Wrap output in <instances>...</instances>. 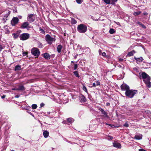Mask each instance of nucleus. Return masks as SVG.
Returning a JSON list of instances; mask_svg holds the SVG:
<instances>
[{"label": "nucleus", "instance_id": "nucleus-1", "mask_svg": "<svg viewBox=\"0 0 151 151\" xmlns=\"http://www.w3.org/2000/svg\"><path fill=\"white\" fill-rule=\"evenodd\" d=\"M137 93V90L129 89L128 91H125V94L127 97L132 98Z\"/></svg>", "mask_w": 151, "mask_h": 151}, {"label": "nucleus", "instance_id": "nucleus-2", "mask_svg": "<svg viewBox=\"0 0 151 151\" xmlns=\"http://www.w3.org/2000/svg\"><path fill=\"white\" fill-rule=\"evenodd\" d=\"M87 27L83 24H80L78 26V31L80 33H84L86 31Z\"/></svg>", "mask_w": 151, "mask_h": 151}, {"label": "nucleus", "instance_id": "nucleus-3", "mask_svg": "<svg viewBox=\"0 0 151 151\" xmlns=\"http://www.w3.org/2000/svg\"><path fill=\"white\" fill-rule=\"evenodd\" d=\"M46 41L49 44H51L55 40V38L52 37L50 35H47L45 36Z\"/></svg>", "mask_w": 151, "mask_h": 151}, {"label": "nucleus", "instance_id": "nucleus-4", "mask_svg": "<svg viewBox=\"0 0 151 151\" xmlns=\"http://www.w3.org/2000/svg\"><path fill=\"white\" fill-rule=\"evenodd\" d=\"M32 55L35 56H38L40 54V52L39 50L37 48L34 47L32 49L31 51Z\"/></svg>", "mask_w": 151, "mask_h": 151}, {"label": "nucleus", "instance_id": "nucleus-5", "mask_svg": "<svg viewBox=\"0 0 151 151\" xmlns=\"http://www.w3.org/2000/svg\"><path fill=\"white\" fill-rule=\"evenodd\" d=\"M29 35L27 33H24L22 34L19 37L20 40H25L28 39L29 37Z\"/></svg>", "mask_w": 151, "mask_h": 151}, {"label": "nucleus", "instance_id": "nucleus-6", "mask_svg": "<svg viewBox=\"0 0 151 151\" xmlns=\"http://www.w3.org/2000/svg\"><path fill=\"white\" fill-rule=\"evenodd\" d=\"M140 77L143 79L144 82L145 80L147 81V80H150V77L146 73L144 72L142 73L141 75H140Z\"/></svg>", "mask_w": 151, "mask_h": 151}, {"label": "nucleus", "instance_id": "nucleus-7", "mask_svg": "<svg viewBox=\"0 0 151 151\" xmlns=\"http://www.w3.org/2000/svg\"><path fill=\"white\" fill-rule=\"evenodd\" d=\"M35 19V16L34 14H29L27 20L28 21L32 22H33Z\"/></svg>", "mask_w": 151, "mask_h": 151}, {"label": "nucleus", "instance_id": "nucleus-8", "mask_svg": "<svg viewBox=\"0 0 151 151\" xmlns=\"http://www.w3.org/2000/svg\"><path fill=\"white\" fill-rule=\"evenodd\" d=\"M121 89L122 91H128L129 89V86L125 83H123L121 86Z\"/></svg>", "mask_w": 151, "mask_h": 151}, {"label": "nucleus", "instance_id": "nucleus-9", "mask_svg": "<svg viewBox=\"0 0 151 151\" xmlns=\"http://www.w3.org/2000/svg\"><path fill=\"white\" fill-rule=\"evenodd\" d=\"M19 19L18 18L14 17L12 19L11 24L12 26H15L18 22Z\"/></svg>", "mask_w": 151, "mask_h": 151}, {"label": "nucleus", "instance_id": "nucleus-10", "mask_svg": "<svg viewBox=\"0 0 151 151\" xmlns=\"http://www.w3.org/2000/svg\"><path fill=\"white\" fill-rule=\"evenodd\" d=\"M29 23L28 22H25L22 23L21 26V28L25 29L29 28Z\"/></svg>", "mask_w": 151, "mask_h": 151}, {"label": "nucleus", "instance_id": "nucleus-11", "mask_svg": "<svg viewBox=\"0 0 151 151\" xmlns=\"http://www.w3.org/2000/svg\"><path fill=\"white\" fill-rule=\"evenodd\" d=\"M113 146L115 147L119 148L121 147V145L117 142H114L113 143Z\"/></svg>", "mask_w": 151, "mask_h": 151}, {"label": "nucleus", "instance_id": "nucleus-12", "mask_svg": "<svg viewBox=\"0 0 151 151\" xmlns=\"http://www.w3.org/2000/svg\"><path fill=\"white\" fill-rule=\"evenodd\" d=\"M100 110L102 114L104 115V116L108 118H109V116L107 115V113L102 109H100Z\"/></svg>", "mask_w": 151, "mask_h": 151}, {"label": "nucleus", "instance_id": "nucleus-13", "mask_svg": "<svg viewBox=\"0 0 151 151\" xmlns=\"http://www.w3.org/2000/svg\"><path fill=\"white\" fill-rule=\"evenodd\" d=\"M80 99L81 102H83L86 101V99L84 96L82 94L79 95Z\"/></svg>", "mask_w": 151, "mask_h": 151}, {"label": "nucleus", "instance_id": "nucleus-14", "mask_svg": "<svg viewBox=\"0 0 151 151\" xmlns=\"http://www.w3.org/2000/svg\"><path fill=\"white\" fill-rule=\"evenodd\" d=\"M150 80H147V81L144 80V82L147 85V86L149 88L151 87V83L150 82Z\"/></svg>", "mask_w": 151, "mask_h": 151}, {"label": "nucleus", "instance_id": "nucleus-15", "mask_svg": "<svg viewBox=\"0 0 151 151\" xmlns=\"http://www.w3.org/2000/svg\"><path fill=\"white\" fill-rule=\"evenodd\" d=\"M142 135L139 134V135H136L134 138L136 139L140 140L142 139Z\"/></svg>", "mask_w": 151, "mask_h": 151}, {"label": "nucleus", "instance_id": "nucleus-16", "mask_svg": "<svg viewBox=\"0 0 151 151\" xmlns=\"http://www.w3.org/2000/svg\"><path fill=\"white\" fill-rule=\"evenodd\" d=\"M43 135L44 137L45 138H46L49 135V133L47 131H44L43 132Z\"/></svg>", "mask_w": 151, "mask_h": 151}, {"label": "nucleus", "instance_id": "nucleus-17", "mask_svg": "<svg viewBox=\"0 0 151 151\" xmlns=\"http://www.w3.org/2000/svg\"><path fill=\"white\" fill-rule=\"evenodd\" d=\"M74 121V119L72 118H68L67 119V124H69L72 123Z\"/></svg>", "mask_w": 151, "mask_h": 151}, {"label": "nucleus", "instance_id": "nucleus-18", "mask_svg": "<svg viewBox=\"0 0 151 151\" xmlns=\"http://www.w3.org/2000/svg\"><path fill=\"white\" fill-rule=\"evenodd\" d=\"M62 47V46L61 45H59L58 46L57 50L58 53H60L61 52Z\"/></svg>", "mask_w": 151, "mask_h": 151}, {"label": "nucleus", "instance_id": "nucleus-19", "mask_svg": "<svg viewBox=\"0 0 151 151\" xmlns=\"http://www.w3.org/2000/svg\"><path fill=\"white\" fill-rule=\"evenodd\" d=\"M44 57L47 59H49L50 58V55L47 53H45L43 55Z\"/></svg>", "mask_w": 151, "mask_h": 151}, {"label": "nucleus", "instance_id": "nucleus-20", "mask_svg": "<svg viewBox=\"0 0 151 151\" xmlns=\"http://www.w3.org/2000/svg\"><path fill=\"white\" fill-rule=\"evenodd\" d=\"M25 88L23 86L20 85L19 86V87L17 88V90L23 91L24 90Z\"/></svg>", "mask_w": 151, "mask_h": 151}, {"label": "nucleus", "instance_id": "nucleus-21", "mask_svg": "<svg viewBox=\"0 0 151 151\" xmlns=\"http://www.w3.org/2000/svg\"><path fill=\"white\" fill-rule=\"evenodd\" d=\"M135 53V52L134 50H132L131 51V52H129L128 54V55L129 56H132Z\"/></svg>", "mask_w": 151, "mask_h": 151}, {"label": "nucleus", "instance_id": "nucleus-22", "mask_svg": "<svg viewBox=\"0 0 151 151\" xmlns=\"http://www.w3.org/2000/svg\"><path fill=\"white\" fill-rule=\"evenodd\" d=\"M21 69V66L19 65H17L15 67V70H19Z\"/></svg>", "mask_w": 151, "mask_h": 151}, {"label": "nucleus", "instance_id": "nucleus-23", "mask_svg": "<svg viewBox=\"0 0 151 151\" xmlns=\"http://www.w3.org/2000/svg\"><path fill=\"white\" fill-rule=\"evenodd\" d=\"M71 23L73 24H75L77 23L76 21L73 18H72L71 19Z\"/></svg>", "mask_w": 151, "mask_h": 151}, {"label": "nucleus", "instance_id": "nucleus-24", "mask_svg": "<svg viewBox=\"0 0 151 151\" xmlns=\"http://www.w3.org/2000/svg\"><path fill=\"white\" fill-rule=\"evenodd\" d=\"M135 59H136L137 61H139V62L142 61L143 60V58L142 57H141L138 58H137Z\"/></svg>", "mask_w": 151, "mask_h": 151}, {"label": "nucleus", "instance_id": "nucleus-25", "mask_svg": "<svg viewBox=\"0 0 151 151\" xmlns=\"http://www.w3.org/2000/svg\"><path fill=\"white\" fill-rule=\"evenodd\" d=\"M12 35L13 36L14 38L15 39L17 38L19 36V35L17 33H13Z\"/></svg>", "mask_w": 151, "mask_h": 151}, {"label": "nucleus", "instance_id": "nucleus-26", "mask_svg": "<svg viewBox=\"0 0 151 151\" xmlns=\"http://www.w3.org/2000/svg\"><path fill=\"white\" fill-rule=\"evenodd\" d=\"M141 13V12H135L134 13V15L135 16L138 15L140 14Z\"/></svg>", "mask_w": 151, "mask_h": 151}, {"label": "nucleus", "instance_id": "nucleus-27", "mask_svg": "<svg viewBox=\"0 0 151 151\" xmlns=\"http://www.w3.org/2000/svg\"><path fill=\"white\" fill-rule=\"evenodd\" d=\"M109 32L111 34H113L115 32L114 30L113 29H111L109 30Z\"/></svg>", "mask_w": 151, "mask_h": 151}, {"label": "nucleus", "instance_id": "nucleus-28", "mask_svg": "<svg viewBox=\"0 0 151 151\" xmlns=\"http://www.w3.org/2000/svg\"><path fill=\"white\" fill-rule=\"evenodd\" d=\"M104 1L105 3L107 4H110V0H102Z\"/></svg>", "mask_w": 151, "mask_h": 151}, {"label": "nucleus", "instance_id": "nucleus-29", "mask_svg": "<svg viewBox=\"0 0 151 151\" xmlns=\"http://www.w3.org/2000/svg\"><path fill=\"white\" fill-rule=\"evenodd\" d=\"M32 107L33 109H35L37 107V106L36 104H33L32 106Z\"/></svg>", "mask_w": 151, "mask_h": 151}, {"label": "nucleus", "instance_id": "nucleus-30", "mask_svg": "<svg viewBox=\"0 0 151 151\" xmlns=\"http://www.w3.org/2000/svg\"><path fill=\"white\" fill-rule=\"evenodd\" d=\"M74 74L77 77H79V75L78 73V72L77 71H74L73 72Z\"/></svg>", "mask_w": 151, "mask_h": 151}, {"label": "nucleus", "instance_id": "nucleus-31", "mask_svg": "<svg viewBox=\"0 0 151 151\" xmlns=\"http://www.w3.org/2000/svg\"><path fill=\"white\" fill-rule=\"evenodd\" d=\"M137 23L140 25L143 28H145L146 26L144 24L141 23L140 22H138Z\"/></svg>", "mask_w": 151, "mask_h": 151}, {"label": "nucleus", "instance_id": "nucleus-32", "mask_svg": "<svg viewBox=\"0 0 151 151\" xmlns=\"http://www.w3.org/2000/svg\"><path fill=\"white\" fill-rule=\"evenodd\" d=\"M76 1L77 3L81 4L83 0H76Z\"/></svg>", "mask_w": 151, "mask_h": 151}, {"label": "nucleus", "instance_id": "nucleus-33", "mask_svg": "<svg viewBox=\"0 0 151 151\" xmlns=\"http://www.w3.org/2000/svg\"><path fill=\"white\" fill-rule=\"evenodd\" d=\"M40 30L41 33H42L43 34H45V31L43 29H41V28H40Z\"/></svg>", "mask_w": 151, "mask_h": 151}, {"label": "nucleus", "instance_id": "nucleus-34", "mask_svg": "<svg viewBox=\"0 0 151 151\" xmlns=\"http://www.w3.org/2000/svg\"><path fill=\"white\" fill-rule=\"evenodd\" d=\"M117 0H111L112 2L111 4H115V2H117Z\"/></svg>", "mask_w": 151, "mask_h": 151}, {"label": "nucleus", "instance_id": "nucleus-35", "mask_svg": "<svg viewBox=\"0 0 151 151\" xmlns=\"http://www.w3.org/2000/svg\"><path fill=\"white\" fill-rule=\"evenodd\" d=\"M83 90L86 92H87V89L86 87L84 86H83Z\"/></svg>", "mask_w": 151, "mask_h": 151}, {"label": "nucleus", "instance_id": "nucleus-36", "mask_svg": "<svg viewBox=\"0 0 151 151\" xmlns=\"http://www.w3.org/2000/svg\"><path fill=\"white\" fill-rule=\"evenodd\" d=\"M9 29H5V33L6 34H9Z\"/></svg>", "mask_w": 151, "mask_h": 151}, {"label": "nucleus", "instance_id": "nucleus-37", "mask_svg": "<svg viewBox=\"0 0 151 151\" xmlns=\"http://www.w3.org/2000/svg\"><path fill=\"white\" fill-rule=\"evenodd\" d=\"M78 68V65L77 64H75L74 66V69L76 70Z\"/></svg>", "mask_w": 151, "mask_h": 151}, {"label": "nucleus", "instance_id": "nucleus-38", "mask_svg": "<svg viewBox=\"0 0 151 151\" xmlns=\"http://www.w3.org/2000/svg\"><path fill=\"white\" fill-rule=\"evenodd\" d=\"M124 126L127 127H128L129 125L127 123H126L124 124Z\"/></svg>", "mask_w": 151, "mask_h": 151}, {"label": "nucleus", "instance_id": "nucleus-39", "mask_svg": "<svg viewBox=\"0 0 151 151\" xmlns=\"http://www.w3.org/2000/svg\"><path fill=\"white\" fill-rule=\"evenodd\" d=\"M102 55L104 57H105L106 56V54L105 52H103L102 53Z\"/></svg>", "mask_w": 151, "mask_h": 151}, {"label": "nucleus", "instance_id": "nucleus-40", "mask_svg": "<svg viewBox=\"0 0 151 151\" xmlns=\"http://www.w3.org/2000/svg\"><path fill=\"white\" fill-rule=\"evenodd\" d=\"M38 45H39V46H38V47H40V48H42V44L40 43L38 44Z\"/></svg>", "mask_w": 151, "mask_h": 151}, {"label": "nucleus", "instance_id": "nucleus-41", "mask_svg": "<svg viewBox=\"0 0 151 151\" xmlns=\"http://www.w3.org/2000/svg\"><path fill=\"white\" fill-rule=\"evenodd\" d=\"M96 85L97 86L99 85H100V82H99V81H96Z\"/></svg>", "mask_w": 151, "mask_h": 151}, {"label": "nucleus", "instance_id": "nucleus-42", "mask_svg": "<svg viewBox=\"0 0 151 151\" xmlns=\"http://www.w3.org/2000/svg\"><path fill=\"white\" fill-rule=\"evenodd\" d=\"M139 151H146L145 150H144V149H139Z\"/></svg>", "mask_w": 151, "mask_h": 151}, {"label": "nucleus", "instance_id": "nucleus-43", "mask_svg": "<svg viewBox=\"0 0 151 151\" xmlns=\"http://www.w3.org/2000/svg\"><path fill=\"white\" fill-rule=\"evenodd\" d=\"M7 16H4V17H3V19H4L6 20H7Z\"/></svg>", "mask_w": 151, "mask_h": 151}, {"label": "nucleus", "instance_id": "nucleus-44", "mask_svg": "<svg viewBox=\"0 0 151 151\" xmlns=\"http://www.w3.org/2000/svg\"><path fill=\"white\" fill-rule=\"evenodd\" d=\"M123 60H124V59H121V58H119V61L120 62H121Z\"/></svg>", "mask_w": 151, "mask_h": 151}, {"label": "nucleus", "instance_id": "nucleus-45", "mask_svg": "<svg viewBox=\"0 0 151 151\" xmlns=\"http://www.w3.org/2000/svg\"><path fill=\"white\" fill-rule=\"evenodd\" d=\"M3 47L1 45H0V52L1 51Z\"/></svg>", "mask_w": 151, "mask_h": 151}, {"label": "nucleus", "instance_id": "nucleus-46", "mask_svg": "<svg viewBox=\"0 0 151 151\" xmlns=\"http://www.w3.org/2000/svg\"><path fill=\"white\" fill-rule=\"evenodd\" d=\"M99 55H101V50H99Z\"/></svg>", "mask_w": 151, "mask_h": 151}, {"label": "nucleus", "instance_id": "nucleus-47", "mask_svg": "<svg viewBox=\"0 0 151 151\" xmlns=\"http://www.w3.org/2000/svg\"><path fill=\"white\" fill-rule=\"evenodd\" d=\"M92 85H93V87H95L96 86V83H93Z\"/></svg>", "mask_w": 151, "mask_h": 151}, {"label": "nucleus", "instance_id": "nucleus-48", "mask_svg": "<svg viewBox=\"0 0 151 151\" xmlns=\"http://www.w3.org/2000/svg\"><path fill=\"white\" fill-rule=\"evenodd\" d=\"M6 96L5 95H3V96H1V98L2 99H4V98Z\"/></svg>", "mask_w": 151, "mask_h": 151}, {"label": "nucleus", "instance_id": "nucleus-49", "mask_svg": "<svg viewBox=\"0 0 151 151\" xmlns=\"http://www.w3.org/2000/svg\"><path fill=\"white\" fill-rule=\"evenodd\" d=\"M148 14L146 12H145L143 13V14L145 15H147Z\"/></svg>", "mask_w": 151, "mask_h": 151}, {"label": "nucleus", "instance_id": "nucleus-50", "mask_svg": "<svg viewBox=\"0 0 151 151\" xmlns=\"http://www.w3.org/2000/svg\"><path fill=\"white\" fill-rule=\"evenodd\" d=\"M17 88H12V90H17Z\"/></svg>", "mask_w": 151, "mask_h": 151}, {"label": "nucleus", "instance_id": "nucleus-51", "mask_svg": "<svg viewBox=\"0 0 151 151\" xmlns=\"http://www.w3.org/2000/svg\"><path fill=\"white\" fill-rule=\"evenodd\" d=\"M23 54H24V55H26L27 54V53L26 52H24L23 53Z\"/></svg>", "mask_w": 151, "mask_h": 151}, {"label": "nucleus", "instance_id": "nucleus-52", "mask_svg": "<svg viewBox=\"0 0 151 151\" xmlns=\"http://www.w3.org/2000/svg\"><path fill=\"white\" fill-rule=\"evenodd\" d=\"M110 105V104L109 103H106V105L107 106H109Z\"/></svg>", "mask_w": 151, "mask_h": 151}, {"label": "nucleus", "instance_id": "nucleus-53", "mask_svg": "<svg viewBox=\"0 0 151 151\" xmlns=\"http://www.w3.org/2000/svg\"><path fill=\"white\" fill-rule=\"evenodd\" d=\"M44 104H42V103L41 104H40V106L41 107H42L44 106Z\"/></svg>", "mask_w": 151, "mask_h": 151}, {"label": "nucleus", "instance_id": "nucleus-54", "mask_svg": "<svg viewBox=\"0 0 151 151\" xmlns=\"http://www.w3.org/2000/svg\"><path fill=\"white\" fill-rule=\"evenodd\" d=\"M133 69L134 70H137V69L136 68H133Z\"/></svg>", "mask_w": 151, "mask_h": 151}, {"label": "nucleus", "instance_id": "nucleus-55", "mask_svg": "<svg viewBox=\"0 0 151 151\" xmlns=\"http://www.w3.org/2000/svg\"><path fill=\"white\" fill-rule=\"evenodd\" d=\"M106 124L109 125L110 126H111L112 125L111 124H107V123H106Z\"/></svg>", "mask_w": 151, "mask_h": 151}, {"label": "nucleus", "instance_id": "nucleus-56", "mask_svg": "<svg viewBox=\"0 0 151 151\" xmlns=\"http://www.w3.org/2000/svg\"><path fill=\"white\" fill-rule=\"evenodd\" d=\"M71 63H74V62H73V61H72L71 62Z\"/></svg>", "mask_w": 151, "mask_h": 151}, {"label": "nucleus", "instance_id": "nucleus-57", "mask_svg": "<svg viewBox=\"0 0 151 151\" xmlns=\"http://www.w3.org/2000/svg\"><path fill=\"white\" fill-rule=\"evenodd\" d=\"M12 151H15L14 150H12Z\"/></svg>", "mask_w": 151, "mask_h": 151}, {"label": "nucleus", "instance_id": "nucleus-58", "mask_svg": "<svg viewBox=\"0 0 151 151\" xmlns=\"http://www.w3.org/2000/svg\"><path fill=\"white\" fill-rule=\"evenodd\" d=\"M111 139H112V137H111V138H110Z\"/></svg>", "mask_w": 151, "mask_h": 151}]
</instances>
